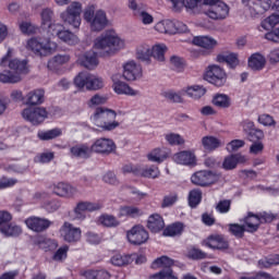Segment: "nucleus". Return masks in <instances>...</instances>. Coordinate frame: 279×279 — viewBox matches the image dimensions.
<instances>
[{
  "instance_id": "53",
  "label": "nucleus",
  "mask_w": 279,
  "mask_h": 279,
  "mask_svg": "<svg viewBox=\"0 0 279 279\" xmlns=\"http://www.w3.org/2000/svg\"><path fill=\"white\" fill-rule=\"evenodd\" d=\"M165 140L169 145H184L185 143L184 137L178 133H167Z\"/></svg>"
},
{
  "instance_id": "15",
  "label": "nucleus",
  "mask_w": 279,
  "mask_h": 279,
  "mask_svg": "<svg viewBox=\"0 0 279 279\" xmlns=\"http://www.w3.org/2000/svg\"><path fill=\"white\" fill-rule=\"evenodd\" d=\"M26 228L32 230L33 232H47L51 226H53V221L48 218H43L38 216H31L25 220Z\"/></svg>"
},
{
  "instance_id": "48",
  "label": "nucleus",
  "mask_w": 279,
  "mask_h": 279,
  "mask_svg": "<svg viewBox=\"0 0 279 279\" xmlns=\"http://www.w3.org/2000/svg\"><path fill=\"white\" fill-rule=\"evenodd\" d=\"M276 25H279V14L272 13L268 17H266L262 23L260 27L262 29H265L266 32H269V29H274Z\"/></svg>"
},
{
  "instance_id": "12",
  "label": "nucleus",
  "mask_w": 279,
  "mask_h": 279,
  "mask_svg": "<svg viewBox=\"0 0 279 279\" xmlns=\"http://www.w3.org/2000/svg\"><path fill=\"white\" fill-rule=\"evenodd\" d=\"M220 178L221 175L217 172H213L210 170H201L191 177V181L196 186H210V184H216V182H219Z\"/></svg>"
},
{
  "instance_id": "47",
  "label": "nucleus",
  "mask_w": 279,
  "mask_h": 279,
  "mask_svg": "<svg viewBox=\"0 0 279 279\" xmlns=\"http://www.w3.org/2000/svg\"><path fill=\"white\" fill-rule=\"evenodd\" d=\"M143 215V210L138 207L126 206L120 208L119 217H132L133 219L136 217H141Z\"/></svg>"
},
{
  "instance_id": "57",
  "label": "nucleus",
  "mask_w": 279,
  "mask_h": 279,
  "mask_svg": "<svg viewBox=\"0 0 279 279\" xmlns=\"http://www.w3.org/2000/svg\"><path fill=\"white\" fill-rule=\"evenodd\" d=\"M53 21V11L51 9H44L41 11V25L48 27Z\"/></svg>"
},
{
  "instance_id": "2",
  "label": "nucleus",
  "mask_w": 279,
  "mask_h": 279,
  "mask_svg": "<svg viewBox=\"0 0 279 279\" xmlns=\"http://www.w3.org/2000/svg\"><path fill=\"white\" fill-rule=\"evenodd\" d=\"M123 47H125V40L114 29L105 31L94 40V49H97L104 56H114Z\"/></svg>"
},
{
  "instance_id": "20",
  "label": "nucleus",
  "mask_w": 279,
  "mask_h": 279,
  "mask_svg": "<svg viewBox=\"0 0 279 279\" xmlns=\"http://www.w3.org/2000/svg\"><path fill=\"white\" fill-rule=\"evenodd\" d=\"M101 208L102 205L100 203L81 202L73 210L75 215L74 219L84 221V219H86V215H84V213H95L96 210H101Z\"/></svg>"
},
{
  "instance_id": "5",
  "label": "nucleus",
  "mask_w": 279,
  "mask_h": 279,
  "mask_svg": "<svg viewBox=\"0 0 279 279\" xmlns=\"http://www.w3.org/2000/svg\"><path fill=\"white\" fill-rule=\"evenodd\" d=\"M74 84L76 88H86L87 90H101L106 86L101 76L88 72H80L74 77Z\"/></svg>"
},
{
  "instance_id": "64",
  "label": "nucleus",
  "mask_w": 279,
  "mask_h": 279,
  "mask_svg": "<svg viewBox=\"0 0 279 279\" xmlns=\"http://www.w3.org/2000/svg\"><path fill=\"white\" fill-rule=\"evenodd\" d=\"M231 205L232 202H230V199L220 201L216 206V210L222 215L226 213H230Z\"/></svg>"
},
{
  "instance_id": "37",
  "label": "nucleus",
  "mask_w": 279,
  "mask_h": 279,
  "mask_svg": "<svg viewBox=\"0 0 279 279\" xmlns=\"http://www.w3.org/2000/svg\"><path fill=\"white\" fill-rule=\"evenodd\" d=\"M167 158H168L167 150L162 148H155L147 155V159L150 162H157L158 165H160V162H165Z\"/></svg>"
},
{
  "instance_id": "51",
  "label": "nucleus",
  "mask_w": 279,
  "mask_h": 279,
  "mask_svg": "<svg viewBox=\"0 0 279 279\" xmlns=\"http://www.w3.org/2000/svg\"><path fill=\"white\" fill-rule=\"evenodd\" d=\"M58 38L68 45H77V43H80V38H77L75 34L64 29L61 32Z\"/></svg>"
},
{
  "instance_id": "4",
  "label": "nucleus",
  "mask_w": 279,
  "mask_h": 279,
  "mask_svg": "<svg viewBox=\"0 0 279 279\" xmlns=\"http://www.w3.org/2000/svg\"><path fill=\"white\" fill-rule=\"evenodd\" d=\"M83 19L89 24L92 32H102L108 27L106 11L97 10V5L88 4L83 12Z\"/></svg>"
},
{
  "instance_id": "22",
  "label": "nucleus",
  "mask_w": 279,
  "mask_h": 279,
  "mask_svg": "<svg viewBox=\"0 0 279 279\" xmlns=\"http://www.w3.org/2000/svg\"><path fill=\"white\" fill-rule=\"evenodd\" d=\"M114 149H117L114 142L106 137L96 140L92 145V151H95V154H112Z\"/></svg>"
},
{
  "instance_id": "23",
  "label": "nucleus",
  "mask_w": 279,
  "mask_h": 279,
  "mask_svg": "<svg viewBox=\"0 0 279 279\" xmlns=\"http://www.w3.org/2000/svg\"><path fill=\"white\" fill-rule=\"evenodd\" d=\"M172 160L173 162H177V165H183L185 167L197 165V157L195 156V153L191 150L175 153L172 156Z\"/></svg>"
},
{
  "instance_id": "43",
  "label": "nucleus",
  "mask_w": 279,
  "mask_h": 279,
  "mask_svg": "<svg viewBox=\"0 0 279 279\" xmlns=\"http://www.w3.org/2000/svg\"><path fill=\"white\" fill-rule=\"evenodd\" d=\"M184 232V225L181 222H175L168 226L163 230V236H180Z\"/></svg>"
},
{
  "instance_id": "24",
  "label": "nucleus",
  "mask_w": 279,
  "mask_h": 279,
  "mask_svg": "<svg viewBox=\"0 0 279 279\" xmlns=\"http://www.w3.org/2000/svg\"><path fill=\"white\" fill-rule=\"evenodd\" d=\"M78 63L89 71L97 69V66H99V58L97 57V52L90 50L81 54L78 57Z\"/></svg>"
},
{
  "instance_id": "60",
  "label": "nucleus",
  "mask_w": 279,
  "mask_h": 279,
  "mask_svg": "<svg viewBox=\"0 0 279 279\" xmlns=\"http://www.w3.org/2000/svg\"><path fill=\"white\" fill-rule=\"evenodd\" d=\"M150 279H178V277L173 275V270L171 268H168L150 276Z\"/></svg>"
},
{
  "instance_id": "6",
  "label": "nucleus",
  "mask_w": 279,
  "mask_h": 279,
  "mask_svg": "<svg viewBox=\"0 0 279 279\" xmlns=\"http://www.w3.org/2000/svg\"><path fill=\"white\" fill-rule=\"evenodd\" d=\"M27 51H32L35 56H39L40 58H45L47 56H51L58 49V44L56 41H51L48 39L46 41H41L38 38H31L26 43Z\"/></svg>"
},
{
  "instance_id": "14",
  "label": "nucleus",
  "mask_w": 279,
  "mask_h": 279,
  "mask_svg": "<svg viewBox=\"0 0 279 279\" xmlns=\"http://www.w3.org/2000/svg\"><path fill=\"white\" fill-rule=\"evenodd\" d=\"M205 80L214 86H225L228 82V74L219 65H210L205 74Z\"/></svg>"
},
{
  "instance_id": "18",
  "label": "nucleus",
  "mask_w": 279,
  "mask_h": 279,
  "mask_svg": "<svg viewBox=\"0 0 279 279\" xmlns=\"http://www.w3.org/2000/svg\"><path fill=\"white\" fill-rule=\"evenodd\" d=\"M263 221H274V216L264 214L262 217H258L257 215L250 213L247 217L244 218L243 226L246 232H256V230H258V226H260Z\"/></svg>"
},
{
  "instance_id": "33",
  "label": "nucleus",
  "mask_w": 279,
  "mask_h": 279,
  "mask_svg": "<svg viewBox=\"0 0 279 279\" xmlns=\"http://www.w3.org/2000/svg\"><path fill=\"white\" fill-rule=\"evenodd\" d=\"M147 228L151 232H160L165 228V220L160 215L154 214L148 218Z\"/></svg>"
},
{
  "instance_id": "9",
  "label": "nucleus",
  "mask_w": 279,
  "mask_h": 279,
  "mask_svg": "<svg viewBox=\"0 0 279 279\" xmlns=\"http://www.w3.org/2000/svg\"><path fill=\"white\" fill-rule=\"evenodd\" d=\"M121 80H123V76L121 75V73H114L111 75L112 89L117 95H126L128 97L141 96V90L132 88L130 84Z\"/></svg>"
},
{
  "instance_id": "56",
  "label": "nucleus",
  "mask_w": 279,
  "mask_h": 279,
  "mask_svg": "<svg viewBox=\"0 0 279 279\" xmlns=\"http://www.w3.org/2000/svg\"><path fill=\"white\" fill-rule=\"evenodd\" d=\"M258 265L262 268L269 269V267H271L274 265H279V256L274 255L270 257L263 258L258 262Z\"/></svg>"
},
{
  "instance_id": "3",
  "label": "nucleus",
  "mask_w": 279,
  "mask_h": 279,
  "mask_svg": "<svg viewBox=\"0 0 279 279\" xmlns=\"http://www.w3.org/2000/svg\"><path fill=\"white\" fill-rule=\"evenodd\" d=\"M90 121L99 128L101 132H112L119 128L117 122V111L104 107L97 108L90 117Z\"/></svg>"
},
{
  "instance_id": "59",
  "label": "nucleus",
  "mask_w": 279,
  "mask_h": 279,
  "mask_svg": "<svg viewBox=\"0 0 279 279\" xmlns=\"http://www.w3.org/2000/svg\"><path fill=\"white\" fill-rule=\"evenodd\" d=\"M68 253H69V246L66 245L61 246L53 254L52 260H56L57 263H62V260H66Z\"/></svg>"
},
{
  "instance_id": "55",
  "label": "nucleus",
  "mask_w": 279,
  "mask_h": 279,
  "mask_svg": "<svg viewBox=\"0 0 279 279\" xmlns=\"http://www.w3.org/2000/svg\"><path fill=\"white\" fill-rule=\"evenodd\" d=\"M60 206H62V203L59 199L46 201L43 204V209L47 213H56L60 210Z\"/></svg>"
},
{
  "instance_id": "38",
  "label": "nucleus",
  "mask_w": 279,
  "mask_h": 279,
  "mask_svg": "<svg viewBox=\"0 0 279 279\" xmlns=\"http://www.w3.org/2000/svg\"><path fill=\"white\" fill-rule=\"evenodd\" d=\"M174 260L171 259L169 256H161L156 258L153 264H151V268L153 269H171V267H173L174 265Z\"/></svg>"
},
{
  "instance_id": "45",
  "label": "nucleus",
  "mask_w": 279,
  "mask_h": 279,
  "mask_svg": "<svg viewBox=\"0 0 279 279\" xmlns=\"http://www.w3.org/2000/svg\"><path fill=\"white\" fill-rule=\"evenodd\" d=\"M98 223L105 228H117L121 222L112 215H101L98 218Z\"/></svg>"
},
{
  "instance_id": "50",
  "label": "nucleus",
  "mask_w": 279,
  "mask_h": 279,
  "mask_svg": "<svg viewBox=\"0 0 279 279\" xmlns=\"http://www.w3.org/2000/svg\"><path fill=\"white\" fill-rule=\"evenodd\" d=\"M167 52V46L156 45L151 48V57L158 62H165V53Z\"/></svg>"
},
{
  "instance_id": "13",
  "label": "nucleus",
  "mask_w": 279,
  "mask_h": 279,
  "mask_svg": "<svg viewBox=\"0 0 279 279\" xmlns=\"http://www.w3.org/2000/svg\"><path fill=\"white\" fill-rule=\"evenodd\" d=\"M271 0H251L245 8L251 19H260L263 14L271 10Z\"/></svg>"
},
{
  "instance_id": "1",
  "label": "nucleus",
  "mask_w": 279,
  "mask_h": 279,
  "mask_svg": "<svg viewBox=\"0 0 279 279\" xmlns=\"http://www.w3.org/2000/svg\"><path fill=\"white\" fill-rule=\"evenodd\" d=\"M0 66L9 68V71L0 73V82L2 84H19V82L23 81V76L29 73L27 60L12 58V48H9L7 54L2 57Z\"/></svg>"
},
{
  "instance_id": "58",
  "label": "nucleus",
  "mask_w": 279,
  "mask_h": 279,
  "mask_svg": "<svg viewBox=\"0 0 279 279\" xmlns=\"http://www.w3.org/2000/svg\"><path fill=\"white\" fill-rule=\"evenodd\" d=\"M218 62H227V64H229V66L234 69V66H236V64H239V59L236 58V54L230 53L227 56H218Z\"/></svg>"
},
{
  "instance_id": "39",
  "label": "nucleus",
  "mask_w": 279,
  "mask_h": 279,
  "mask_svg": "<svg viewBox=\"0 0 279 279\" xmlns=\"http://www.w3.org/2000/svg\"><path fill=\"white\" fill-rule=\"evenodd\" d=\"M0 232L3 236H19L20 234H23V229L16 225L7 223L0 227Z\"/></svg>"
},
{
  "instance_id": "36",
  "label": "nucleus",
  "mask_w": 279,
  "mask_h": 279,
  "mask_svg": "<svg viewBox=\"0 0 279 279\" xmlns=\"http://www.w3.org/2000/svg\"><path fill=\"white\" fill-rule=\"evenodd\" d=\"M193 44L197 47H203L204 49H214V47H217L215 38L208 36L194 37Z\"/></svg>"
},
{
  "instance_id": "44",
  "label": "nucleus",
  "mask_w": 279,
  "mask_h": 279,
  "mask_svg": "<svg viewBox=\"0 0 279 279\" xmlns=\"http://www.w3.org/2000/svg\"><path fill=\"white\" fill-rule=\"evenodd\" d=\"M19 28H20V32H22V34H25L26 36L36 34V32H38V27L34 25L32 21H28V20L19 21Z\"/></svg>"
},
{
  "instance_id": "31",
  "label": "nucleus",
  "mask_w": 279,
  "mask_h": 279,
  "mask_svg": "<svg viewBox=\"0 0 279 279\" xmlns=\"http://www.w3.org/2000/svg\"><path fill=\"white\" fill-rule=\"evenodd\" d=\"M239 162H245V156L239 154L227 156L222 162V169L232 171V169H236Z\"/></svg>"
},
{
  "instance_id": "19",
  "label": "nucleus",
  "mask_w": 279,
  "mask_h": 279,
  "mask_svg": "<svg viewBox=\"0 0 279 279\" xmlns=\"http://www.w3.org/2000/svg\"><path fill=\"white\" fill-rule=\"evenodd\" d=\"M126 236L132 245H143V243H147L149 233L142 226H135L128 231Z\"/></svg>"
},
{
  "instance_id": "8",
  "label": "nucleus",
  "mask_w": 279,
  "mask_h": 279,
  "mask_svg": "<svg viewBox=\"0 0 279 279\" xmlns=\"http://www.w3.org/2000/svg\"><path fill=\"white\" fill-rule=\"evenodd\" d=\"M22 117L32 125H40V123H45L46 119H49V111L45 107H28L22 111Z\"/></svg>"
},
{
  "instance_id": "11",
  "label": "nucleus",
  "mask_w": 279,
  "mask_h": 279,
  "mask_svg": "<svg viewBox=\"0 0 279 279\" xmlns=\"http://www.w3.org/2000/svg\"><path fill=\"white\" fill-rule=\"evenodd\" d=\"M129 8L142 25H151L154 23V15L147 10V5L137 3L136 0H129Z\"/></svg>"
},
{
  "instance_id": "42",
  "label": "nucleus",
  "mask_w": 279,
  "mask_h": 279,
  "mask_svg": "<svg viewBox=\"0 0 279 279\" xmlns=\"http://www.w3.org/2000/svg\"><path fill=\"white\" fill-rule=\"evenodd\" d=\"M134 258H136V254H132V255L117 254L113 257H111V263L116 267H123L125 265H130V263H132V260H134Z\"/></svg>"
},
{
  "instance_id": "25",
  "label": "nucleus",
  "mask_w": 279,
  "mask_h": 279,
  "mask_svg": "<svg viewBox=\"0 0 279 279\" xmlns=\"http://www.w3.org/2000/svg\"><path fill=\"white\" fill-rule=\"evenodd\" d=\"M181 95H185L193 101H199L206 95V87L203 85H190L181 89Z\"/></svg>"
},
{
  "instance_id": "52",
  "label": "nucleus",
  "mask_w": 279,
  "mask_h": 279,
  "mask_svg": "<svg viewBox=\"0 0 279 279\" xmlns=\"http://www.w3.org/2000/svg\"><path fill=\"white\" fill-rule=\"evenodd\" d=\"M213 104L218 108H230V97L226 94H218L214 97Z\"/></svg>"
},
{
  "instance_id": "62",
  "label": "nucleus",
  "mask_w": 279,
  "mask_h": 279,
  "mask_svg": "<svg viewBox=\"0 0 279 279\" xmlns=\"http://www.w3.org/2000/svg\"><path fill=\"white\" fill-rule=\"evenodd\" d=\"M17 183H19V180L16 179L2 177L0 179V191H3L4 189H12V186H15V184Z\"/></svg>"
},
{
  "instance_id": "10",
  "label": "nucleus",
  "mask_w": 279,
  "mask_h": 279,
  "mask_svg": "<svg viewBox=\"0 0 279 279\" xmlns=\"http://www.w3.org/2000/svg\"><path fill=\"white\" fill-rule=\"evenodd\" d=\"M59 233L65 243H80L82 241V228L75 227L69 221H64L59 229Z\"/></svg>"
},
{
  "instance_id": "49",
  "label": "nucleus",
  "mask_w": 279,
  "mask_h": 279,
  "mask_svg": "<svg viewBox=\"0 0 279 279\" xmlns=\"http://www.w3.org/2000/svg\"><path fill=\"white\" fill-rule=\"evenodd\" d=\"M105 104H108V96L101 94H95L87 101L88 108H97V106H104Z\"/></svg>"
},
{
  "instance_id": "35",
  "label": "nucleus",
  "mask_w": 279,
  "mask_h": 279,
  "mask_svg": "<svg viewBox=\"0 0 279 279\" xmlns=\"http://www.w3.org/2000/svg\"><path fill=\"white\" fill-rule=\"evenodd\" d=\"M202 146L206 151H215V149L221 147V142L215 136H204L202 138Z\"/></svg>"
},
{
  "instance_id": "28",
  "label": "nucleus",
  "mask_w": 279,
  "mask_h": 279,
  "mask_svg": "<svg viewBox=\"0 0 279 279\" xmlns=\"http://www.w3.org/2000/svg\"><path fill=\"white\" fill-rule=\"evenodd\" d=\"M71 61V56L64 53V54H56L48 61V69L49 71L58 72L60 71V66H63V64H69Z\"/></svg>"
},
{
  "instance_id": "7",
  "label": "nucleus",
  "mask_w": 279,
  "mask_h": 279,
  "mask_svg": "<svg viewBox=\"0 0 279 279\" xmlns=\"http://www.w3.org/2000/svg\"><path fill=\"white\" fill-rule=\"evenodd\" d=\"M82 3L74 1L72 2L65 13L61 14L62 21L64 23H68V25H72L74 29H80V26L82 25Z\"/></svg>"
},
{
  "instance_id": "63",
  "label": "nucleus",
  "mask_w": 279,
  "mask_h": 279,
  "mask_svg": "<svg viewBox=\"0 0 279 279\" xmlns=\"http://www.w3.org/2000/svg\"><path fill=\"white\" fill-rule=\"evenodd\" d=\"M46 27H48V34H51V36L57 37H59L62 34V31L64 29V26H62V24L60 23H51Z\"/></svg>"
},
{
  "instance_id": "30",
  "label": "nucleus",
  "mask_w": 279,
  "mask_h": 279,
  "mask_svg": "<svg viewBox=\"0 0 279 279\" xmlns=\"http://www.w3.org/2000/svg\"><path fill=\"white\" fill-rule=\"evenodd\" d=\"M71 156L74 158H82L86 160V158H90V154H93V149L88 147L86 144H78L70 149Z\"/></svg>"
},
{
  "instance_id": "34",
  "label": "nucleus",
  "mask_w": 279,
  "mask_h": 279,
  "mask_svg": "<svg viewBox=\"0 0 279 279\" xmlns=\"http://www.w3.org/2000/svg\"><path fill=\"white\" fill-rule=\"evenodd\" d=\"M136 175H140L141 178H149L151 180H156V178H160V170L156 166L140 167V170L136 171Z\"/></svg>"
},
{
  "instance_id": "26",
  "label": "nucleus",
  "mask_w": 279,
  "mask_h": 279,
  "mask_svg": "<svg viewBox=\"0 0 279 279\" xmlns=\"http://www.w3.org/2000/svg\"><path fill=\"white\" fill-rule=\"evenodd\" d=\"M26 106H40L45 104V90L44 89H35L31 90L25 96Z\"/></svg>"
},
{
  "instance_id": "61",
  "label": "nucleus",
  "mask_w": 279,
  "mask_h": 279,
  "mask_svg": "<svg viewBox=\"0 0 279 279\" xmlns=\"http://www.w3.org/2000/svg\"><path fill=\"white\" fill-rule=\"evenodd\" d=\"M245 227L244 225L241 226L239 223H233L229 226V231L236 236V239H243V234H245Z\"/></svg>"
},
{
  "instance_id": "17",
  "label": "nucleus",
  "mask_w": 279,
  "mask_h": 279,
  "mask_svg": "<svg viewBox=\"0 0 279 279\" xmlns=\"http://www.w3.org/2000/svg\"><path fill=\"white\" fill-rule=\"evenodd\" d=\"M51 190L54 195L63 197L64 199H73V197L80 193V189H77V186L64 182L52 184Z\"/></svg>"
},
{
  "instance_id": "41",
  "label": "nucleus",
  "mask_w": 279,
  "mask_h": 279,
  "mask_svg": "<svg viewBox=\"0 0 279 279\" xmlns=\"http://www.w3.org/2000/svg\"><path fill=\"white\" fill-rule=\"evenodd\" d=\"M156 32L159 34H175V28H173V21L163 20L155 24Z\"/></svg>"
},
{
  "instance_id": "29",
  "label": "nucleus",
  "mask_w": 279,
  "mask_h": 279,
  "mask_svg": "<svg viewBox=\"0 0 279 279\" xmlns=\"http://www.w3.org/2000/svg\"><path fill=\"white\" fill-rule=\"evenodd\" d=\"M247 64L252 71H263L267 64V59H265V56L256 52L248 58Z\"/></svg>"
},
{
  "instance_id": "16",
  "label": "nucleus",
  "mask_w": 279,
  "mask_h": 279,
  "mask_svg": "<svg viewBox=\"0 0 279 279\" xmlns=\"http://www.w3.org/2000/svg\"><path fill=\"white\" fill-rule=\"evenodd\" d=\"M122 77L126 82H136L143 77V68L135 61H128L122 65Z\"/></svg>"
},
{
  "instance_id": "46",
  "label": "nucleus",
  "mask_w": 279,
  "mask_h": 279,
  "mask_svg": "<svg viewBox=\"0 0 279 279\" xmlns=\"http://www.w3.org/2000/svg\"><path fill=\"white\" fill-rule=\"evenodd\" d=\"M37 136L40 141H53V138H58V136H62L61 129H52L48 131H39Z\"/></svg>"
},
{
  "instance_id": "21",
  "label": "nucleus",
  "mask_w": 279,
  "mask_h": 279,
  "mask_svg": "<svg viewBox=\"0 0 279 279\" xmlns=\"http://www.w3.org/2000/svg\"><path fill=\"white\" fill-rule=\"evenodd\" d=\"M205 14L214 21H223L230 14V7L225 2H219L205 11Z\"/></svg>"
},
{
  "instance_id": "40",
  "label": "nucleus",
  "mask_w": 279,
  "mask_h": 279,
  "mask_svg": "<svg viewBox=\"0 0 279 279\" xmlns=\"http://www.w3.org/2000/svg\"><path fill=\"white\" fill-rule=\"evenodd\" d=\"M136 58L137 60H142V62H149L151 60V48L149 45L142 44L136 49Z\"/></svg>"
},
{
  "instance_id": "32",
  "label": "nucleus",
  "mask_w": 279,
  "mask_h": 279,
  "mask_svg": "<svg viewBox=\"0 0 279 279\" xmlns=\"http://www.w3.org/2000/svg\"><path fill=\"white\" fill-rule=\"evenodd\" d=\"M36 245H38L39 250H44V252H54V250H58V241L39 236L36 240Z\"/></svg>"
},
{
  "instance_id": "54",
  "label": "nucleus",
  "mask_w": 279,
  "mask_h": 279,
  "mask_svg": "<svg viewBox=\"0 0 279 279\" xmlns=\"http://www.w3.org/2000/svg\"><path fill=\"white\" fill-rule=\"evenodd\" d=\"M202 202V191L199 190H192L189 193V204L191 208H195Z\"/></svg>"
},
{
  "instance_id": "27",
  "label": "nucleus",
  "mask_w": 279,
  "mask_h": 279,
  "mask_svg": "<svg viewBox=\"0 0 279 279\" xmlns=\"http://www.w3.org/2000/svg\"><path fill=\"white\" fill-rule=\"evenodd\" d=\"M204 245L211 250H228L229 244L222 235H211L204 241Z\"/></svg>"
}]
</instances>
